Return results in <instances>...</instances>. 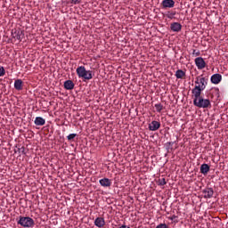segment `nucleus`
Listing matches in <instances>:
<instances>
[{
  "mask_svg": "<svg viewBox=\"0 0 228 228\" xmlns=\"http://www.w3.org/2000/svg\"><path fill=\"white\" fill-rule=\"evenodd\" d=\"M74 86H76V85L74 82H72V80H66L64 82L65 90H74Z\"/></svg>",
  "mask_w": 228,
  "mask_h": 228,
  "instance_id": "4468645a",
  "label": "nucleus"
},
{
  "mask_svg": "<svg viewBox=\"0 0 228 228\" xmlns=\"http://www.w3.org/2000/svg\"><path fill=\"white\" fill-rule=\"evenodd\" d=\"M18 152H20V154H26V148L24 146L18 148Z\"/></svg>",
  "mask_w": 228,
  "mask_h": 228,
  "instance_id": "5701e85b",
  "label": "nucleus"
},
{
  "mask_svg": "<svg viewBox=\"0 0 228 228\" xmlns=\"http://www.w3.org/2000/svg\"><path fill=\"white\" fill-rule=\"evenodd\" d=\"M99 183L103 188H110V186H111V180H110V178H102Z\"/></svg>",
  "mask_w": 228,
  "mask_h": 228,
  "instance_id": "ddd939ff",
  "label": "nucleus"
},
{
  "mask_svg": "<svg viewBox=\"0 0 228 228\" xmlns=\"http://www.w3.org/2000/svg\"><path fill=\"white\" fill-rule=\"evenodd\" d=\"M193 104L197 108H211V101H209V99H204L202 96L198 99H193Z\"/></svg>",
  "mask_w": 228,
  "mask_h": 228,
  "instance_id": "7ed1b4c3",
  "label": "nucleus"
},
{
  "mask_svg": "<svg viewBox=\"0 0 228 228\" xmlns=\"http://www.w3.org/2000/svg\"><path fill=\"white\" fill-rule=\"evenodd\" d=\"M106 222H104V218L102 217H97L94 220V225H96V227H104Z\"/></svg>",
  "mask_w": 228,
  "mask_h": 228,
  "instance_id": "2eb2a0df",
  "label": "nucleus"
},
{
  "mask_svg": "<svg viewBox=\"0 0 228 228\" xmlns=\"http://www.w3.org/2000/svg\"><path fill=\"white\" fill-rule=\"evenodd\" d=\"M161 6L164 9L174 8L175 6V1H174V0H163L161 2Z\"/></svg>",
  "mask_w": 228,
  "mask_h": 228,
  "instance_id": "1a4fd4ad",
  "label": "nucleus"
},
{
  "mask_svg": "<svg viewBox=\"0 0 228 228\" xmlns=\"http://www.w3.org/2000/svg\"><path fill=\"white\" fill-rule=\"evenodd\" d=\"M77 75L81 79H86V81H90V79L94 78V71L86 70V68H85V66H79L78 68H77Z\"/></svg>",
  "mask_w": 228,
  "mask_h": 228,
  "instance_id": "f257e3e1",
  "label": "nucleus"
},
{
  "mask_svg": "<svg viewBox=\"0 0 228 228\" xmlns=\"http://www.w3.org/2000/svg\"><path fill=\"white\" fill-rule=\"evenodd\" d=\"M159 183L160 186H165V184H167V180L165 178H160Z\"/></svg>",
  "mask_w": 228,
  "mask_h": 228,
  "instance_id": "b1692460",
  "label": "nucleus"
},
{
  "mask_svg": "<svg viewBox=\"0 0 228 228\" xmlns=\"http://www.w3.org/2000/svg\"><path fill=\"white\" fill-rule=\"evenodd\" d=\"M186 76V72H184L183 69H178L175 72V77L176 79H183Z\"/></svg>",
  "mask_w": 228,
  "mask_h": 228,
  "instance_id": "6ab92c4d",
  "label": "nucleus"
},
{
  "mask_svg": "<svg viewBox=\"0 0 228 228\" xmlns=\"http://www.w3.org/2000/svg\"><path fill=\"white\" fill-rule=\"evenodd\" d=\"M204 90H206V87H203V86H195L194 88L191 90L192 97H194V99H200V97H202L200 95L202 94V92H204Z\"/></svg>",
  "mask_w": 228,
  "mask_h": 228,
  "instance_id": "20e7f679",
  "label": "nucleus"
},
{
  "mask_svg": "<svg viewBox=\"0 0 228 228\" xmlns=\"http://www.w3.org/2000/svg\"><path fill=\"white\" fill-rule=\"evenodd\" d=\"M159 127H161V123H159V121L154 120L149 124L150 131H158V129H159Z\"/></svg>",
  "mask_w": 228,
  "mask_h": 228,
  "instance_id": "9b49d317",
  "label": "nucleus"
},
{
  "mask_svg": "<svg viewBox=\"0 0 228 228\" xmlns=\"http://www.w3.org/2000/svg\"><path fill=\"white\" fill-rule=\"evenodd\" d=\"M76 136H77V134H70L67 136V139L69 140V142H72V140H74Z\"/></svg>",
  "mask_w": 228,
  "mask_h": 228,
  "instance_id": "4be33fe9",
  "label": "nucleus"
},
{
  "mask_svg": "<svg viewBox=\"0 0 228 228\" xmlns=\"http://www.w3.org/2000/svg\"><path fill=\"white\" fill-rule=\"evenodd\" d=\"M195 65L199 69V70H202V69H206V61L202 57H197L195 59Z\"/></svg>",
  "mask_w": 228,
  "mask_h": 228,
  "instance_id": "0eeeda50",
  "label": "nucleus"
},
{
  "mask_svg": "<svg viewBox=\"0 0 228 228\" xmlns=\"http://www.w3.org/2000/svg\"><path fill=\"white\" fill-rule=\"evenodd\" d=\"M192 54H195V56H200V52H196V50H193Z\"/></svg>",
  "mask_w": 228,
  "mask_h": 228,
  "instance_id": "cd10ccee",
  "label": "nucleus"
},
{
  "mask_svg": "<svg viewBox=\"0 0 228 228\" xmlns=\"http://www.w3.org/2000/svg\"><path fill=\"white\" fill-rule=\"evenodd\" d=\"M34 124L35 126H45V119L42 117H37Z\"/></svg>",
  "mask_w": 228,
  "mask_h": 228,
  "instance_id": "dca6fc26",
  "label": "nucleus"
},
{
  "mask_svg": "<svg viewBox=\"0 0 228 228\" xmlns=\"http://www.w3.org/2000/svg\"><path fill=\"white\" fill-rule=\"evenodd\" d=\"M175 14H176L175 11H169L166 13V17H167V19L172 20V19H175Z\"/></svg>",
  "mask_w": 228,
  "mask_h": 228,
  "instance_id": "aec40b11",
  "label": "nucleus"
},
{
  "mask_svg": "<svg viewBox=\"0 0 228 228\" xmlns=\"http://www.w3.org/2000/svg\"><path fill=\"white\" fill-rule=\"evenodd\" d=\"M208 172H209V165L202 164L200 166V173L203 174V175H206Z\"/></svg>",
  "mask_w": 228,
  "mask_h": 228,
  "instance_id": "f3484780",
  "label": "nucleus"
},
{
  "mask_svg": "<svg viewBox=\"0 0 228 228\" xmlns=\"http://www.w3.org/2000/svg\"><path fill=\"white\" fill-rule=\"evenodd\" d=\"M12 38H15L16 40H19L20 42L22 41V38H24V32L20 29H14L12 32Z\"/></svg>",
  "mask_w": 228,
  "mask_h": 228,
  "instance_id": "39448f33",
  "label": "nucleus"
},
{
  "mask_svg": "<svg viewBox=\"0 0 228 228\" xmlns=\"http://www.w3.org/2000/svg\"><path fill=\"white\" fill-rule=\"evenodd\" d=\"M195 85L196 86H199L200 85V86L206 87L208 86V78L199 76L196 77Z\"/></svg>",
  "mask_w": 228,
  "mask_h": 228,
  "instance_id": "423d86ee",
  "label": "nucleus"
},
{
  "mask_svg": "<svg viewBox=\"0 0 228 228\" xmlns=\"http://www.w3.org/2000/svg\"><path fill=\"white\" fill-rule=\"evenodd\" d=\"M156 228H168V226L167 225V224H160L157 225Z\"/></svg>",
  "mask_w": 228,
  "mask_h": 228,
  "instance_id": "a878e982",
  "label": "nucleus"
},
{
  "mask_svg": "<svg viewBox=\"0 0 228 228\" xmlns=\"http://www.w3.org/2000/svg\"><path fill=\"white\" fill-rule=\"evenodd\" d=\"M4 74H6V70H4V67H0V77H2V76H4Z\"/></svg>",
  "mask_w": 228,
  "mask_h": 228,
  "instance_id": "393cba45",
  "label": "nucleus"
},
{
  "mask_svg": "<svg viewBox=\"0 0 228 228\" xmlns=\"http://www.w3.org/2000/svg\"><path fill=\"white\" fill-rule=\"evenodd\" d=\"M14 88L18 91L22 90V79H17L14 81Z\"/></svg>",
  "mask_w": 228,
  "mask_h": 228,
  "instance_id": "a211bd4d",
  "label": "nucleus"
},
{
  "mask_svg": "<svg viewBox=\"0 0 228 228\" xmlns=\"http://www.w3.org/2000/svg\"><path fill=\"white\" fill-rule=\"evenodd\" d=\"M170 29L174 31V33H179V31L183 29V25H181L179 22H173L170 25Z\"/></svg>",
  "mask_w": 228,
  "mask_h": 228,
  "instance_id": "9d476101",
  "label": "nucleus"
},
{
  "mask_svg": "<svg viewBox=\"0 0 228 228\" xmlns=\"http://www.w3.org/2000/svg\"><path fill=\"white\" fill-rule=\"evenodd\" d=\"M210 81H211V83H213V85H218V83H220V81H222V75H220V74L212 75Z\"/></svg>",
  "mask_w": 228,
  "mask_h": 228,
  "instance_id": "f8f14e48",
  "label": "nucleus"
},
{
  "mask_svg": "<svg viewBox=\"0 0 228 228\" xmlns=\"http://www.w3.org/2000/svg\"><path fill=\"white\" fill-rule=\"evenodd\" d=\"M18 225H21V227L31 228L35 227V220L29 216H20L17 221Z\"/></svg>",
  "mask_w": 228,
  "mask_h": 228,
  "instance_id": "f03ea898",
  "label": "nucleus"
},
{
  "mask_svg": "<svg viewBox=\"0 0 228 228\" xmlns=\"http://www.w3.org/2000/svg\"><path fill=\"white\" fill-rule=\"evenodd\" d=\"M204 199H213V195H215V191L213 188H206L202 191Z\"/></svg>",
  "mask_w": 228,
  "mask_h": 228,
  "instance_id": "6e6552de",
  "label": "nucleus"
},
{
  "mask_svg": "<svg viewBox=\"0 0 228 228\" xmlns=\"http://www.w3.org/2000/svg\"><path fill=\"white\" fill-rule=\"evenodd\" d=\"M155 108L158 113H161V111L163 110V105L161 103L155 104Z\"/></svg>",
  "mask_w": 228,
  "mask_h": 228,
  "instance_id": "412c9836",
  "label": "nucleus"
},
{
  "mask_svg": "<svg viewBox=\"0 0 228 228\" xmlns=\"http://www.w3.org/2000/svg\"><path fill=\"white\" fill-rule=\"evenodd\" d=\"M71 3L73 4H79V3H81V0H71Z\"/></svg>",
  "mask_w": 228,
  "mask_h": 228,
  "instance_id": "bb28decb",
  "label": "nucleus"
}]
</instances>
